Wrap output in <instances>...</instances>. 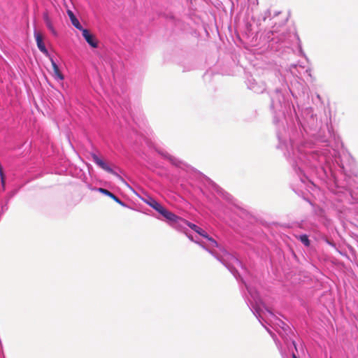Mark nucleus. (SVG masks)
Masks as SVG:
<instances>
[{"label": "nucleus", "instance_id": "4", "mask_svg": "<svg viewBox=\"0 0 358 358\" xmlns=\"http://www.w3.org/2000/svg\"><path fill=\"white\" fill-rule=\"evenodd\" d=\"M50 59L52 66L54 78L57 80H63L64 78L63 74L60 71L59 66L55 62V61L53 60V59L52 57H50Z\"/></svg>", "mask_w": 358, "mask_h": 358}, {"label": "nucleus", "instance_id": "9", "mask_svg": "<svg viewBox=\"0 0 358 358\" xmlns=\"http://www.w3.org/2000/svg\"><path fill=\"white\" fill-rule=\"evenodd\" d=\"M43 20L45 21V23L47 26V27L49 29V30L54 34V35H56L57 34V32L52 25V21L48 15V12H45L43 13Z\"/></svg>", "mask_w": 358, "mask_h": 358}, {"label": "nucleus", "instance_id": "10", "mask_svg": "<svg viewBox=\"0 0 358 358\" xmlns=\"http://www.w3.org/2000/svg\"><path fill=\"white\" fill-rule=\"evenodd\" d=\"M187 224L189 228H191L195 232L198 233L199 235L202 236L204 238H208V234L201 228L189 222H187Z\"/></svg>", "mask_w": 358, "mask_h": 358}, {"label": "nucleus", "instance_id": "7", "mask_svg": "<svg viewBox=\"0 0 358 358\" xmlns=\"http://www.w3.org/2000/svg\"><path fill=\"white\" fill-rule=\"evenodd\" d=\"M98 191L99 192H101V193H102V194L109 196L110 198L113 199L117 203H119V204H120L122 206H124V203L120 199H118L115 195H114L113 193H111L108 189H103V188H99Z\"/></svg>", "mask_w": 358, "mask_h": 358}, {"label": "nucleus", "instance_id": "6", "mask_svg": "<svg viewBox=\"0 0 358 358\" xmlns=\"http://www.w3.org/2000/svg\"><path fill=\"white\" fill-rule=\"evenodd\" d=\"M159 213L162 215H163L166 219H167L168 220H170V221L176 222L178 220L180 219L178 216L176 215L172 212L168 210L164 207Z\"/></svg>", "mask_w": 358, "mask_h": 358}, {"label": "nucleus", "instance_id": "15", "mask_svg": "<svg viewBox=\"0 0 358 358\" xmlns=\"http://www.w3.org/2000/svg\"><path fill=\"white\" fill-rule=\"evenodd\" d=\"M293 345H294V348L296 349V343L295 342H293Z\"/></svg>", "mask_w": 358, "mask_h": 358}, {"label": "nucleus", "instance_id": "12", "mask_svg": "<svg viewBox=\"0 0 358 358\" xmlns=\"http://www.w3.org/2000/svg\"><path fill=\"white\" fill-rule=\"evenodd\" d=\"M299 239L301 241L302 243H303L306 246H309L310 245V241L308 239V236L306 234L301 235L299 237Z\"/></svg>", "mask_w": 358, "mask_h": 358}, {"label": "nucleus", "instance_id": "1", "mask_svg": "<svg viewBox=\"0 0 358 358\" xmlns=\"http://www.w3.org/2000/svg\"><path fill=\"white\" fill-rule=\"evenodd\" d=\"M91 157L94 162L96 163L101 169H103V170L110 173L118 176L117 173H115L105 162L100 159L96 154H91Z\"/></svg>", "mask_w": 358, "mask_h": 358}, {"label": "nucleus", "instance_id": "5", "mask_svg": "<svg viewBox=\"0 0 358 358\" xmlns=\"http://www.w3.org/2000/svg\"><path fill=\"white\" fill-rule=\"evenodd\" d=\"M145 203L149 205L150 207L157 210L159 213L164 208V206L161 205L158 201H157L155 199L149 197L145 200Z\"/></svg>", "mask_w": 358, "mask_h": 358}, {"label": "nucleus", "instance_id": "14", "mask_svg": "<svg viewBox=\"0 0 358 358\" xmlns=\"http://www.w3.org/2000/svg\"><path fill=\"white\" fill-rule=\"evenodd\" d=\"M292 358H298L294 353L292 354Z\"/></svg>", "mask_w": 358, "mask_h": 358}, {"label": "nucleus", "instance_id": "2", "mask_svg": "<svg viewBox=\"0 0 358 358\" xmlns=\"http://www.w3.org/2000/svg\"><path fill=\"white\" fill-rule=\"evenodd\" d=\"M80 31H82L83 36L87 41V43L92 48H97L98 42L95 36L90 33V31L86 29H82Z\"/></svg>", "mask_w": 358, "mask_h": 358}, {"label": "nucleus", "instance_id": "11", "mask_svg": "<svg viewBox=\"0 0 358 358\" xmlns=\"http://www.w3.org/2000/svg\"><path fill=\"white\" fill-rule=\"evenodd\" d=\"M159 153L164 158L167 159L170 162H171L173 164L176 165V166H178V160L175 158L174 157L170 155L169 154L166 153V152H159Z\"/></svg>", "mask_w": 358, "mask_h": 358}, {"label": "nucleus", "instance_id": "3", "mask_svg": "<svg viewBox=\"0 0 358 358\" xmlns=\"http://www.w3.org/2000/svg\"><path fill=\"white\" fill-rule=\"evenodd\" d=\"M34 37L38 49L46 56L50 57L48 51L43 41V34L39 31H34Z\"/></svg>", "mask_w": 358, "mask_h": 358}, {"label": "nucleus", "instance_id": "8", "mask_svg": "<svg viewBox=\"0 0 358 358\" xmlns=\"http://www.w3.org/2000/svg\"><path fill=\"white\" fill-rule=\"evenodd\" d=\"M67 14L71 20L72 24L78 29L80 30L83 29L80 22L76 18L73 13L71 10H67Z\"/></svg>", "mask_w": 358, "mask_h": 358}, {"label": "nucleus", "instance_id": "13", "mask_svg": "<svg viewBox=\"0 0 358 358\" xmlns=\"http://www.w3.org/2000/svg\"><path fill=\"white\" fill-rule=\"evenodd\" d=\"M208 241H210V243H212L215 246H217V242L213 238H210L209 237V236L208 235V238H206Z\"/></svg>", "mask_w": 358, "mask_h": 358}]
</instances>
